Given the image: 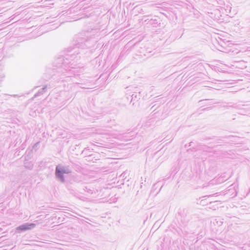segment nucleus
Returning a JSON list of instances; mask_svg holds the SVG:
<instances>
[{"mask_svg": "<svg viewBox=\"0 0 250 250\" xmlns=\"http://www.w3.org/2000/svg\"><path fill=\"white\" fill-rule=\"evenodd\" d=\"M179 214L183 218V221L185 223H188L190 220L189 212L187 208H183V209H181L179 212Z\"/></svg>", "mask_w": 250, "mask_h": 250, "instance_id": "4", "label": "nucleus"}, {"mask_svg": "<svg viewBox=\"0 0 250 250\" xmlns=\"http://www.w3.org/2000/svg\"><path fill=\"white\" fill-rule=\"evenodd\" d=\"M89 149L88 147L85 148L83 150V151L82 153H84L86 150H89Z\"/></svg>", "mask_w": 250, "mask_h": 250, "instance_id": "12", "label": "nucleus"}, {"mask_svg": "<svg viewBox=\"0 0 250 250\" xmlns=\"http://www.w3.org/2000/svg\"><path fill=\"white\" fill-rule=\"evenodd\" d=\"M126 172H124L120 176V178H125V179L126 178Z\"/></svg>", "mask_w": 250, "mask_h": 250, "instance_id": "11", "label": "nucleus"}, {"mask_svg": "<svg viewBox=\"0 0 250 250\" xmlns=\"http://www.w3.org/2000/svg\"><path fill=\"white\" fill-rule=\"evenodd\" d=\"M134 94H132V99L134 98Z\"/></svg>", "mask_w": 250, "mask_h": 250, "instance_id": "14", "label": "nucleus"}, {"mask_svg": "<svg viewBox=\"0 0 250 250\" xmlns=\"http://www.w3.org/2000/svg\"><path fill=\"white\" fill-rule=\"evenodd\" d=\"M10 96H11V97H16L18 96V95H10Z\"/></svg>", "mask_w": 250, "mask_h": 250, "instance_id": "13", "label": "nucleus"}, {"mask_svg": "<svg viewBox=\"0 0 250 250\" xmlns=\"http://www.w3.org/2000/svg\"><path fill=\"white\" fill-rule=\"evenodd\" d=\"M36 224L33 223H25L16 228L17 232L20 233L34 228Z\"/></svg>", "mask_w": 250, "mask_h": 250, "instance_id": "3", "label": "nucleus"}, {"mask_svg": "<svg viewBox=\"0 0 250 250\" xmlns=\"http://www.w3.org/2000/svg\"><path fill=\"white\" fill-rule=\"evenodd\" d=\"M232 137L231 136H223V137H220L219 139H218V140L219 141H222L223 140V139H227V138H229L230 137Z\"/></svg>", "mask_w": 250, "mask_h": 250, "instance_id": "10", "label": "nucleus"}, {"mask_svg": "<svg viewBox=\"0 0 250 250\" xmlns=\"http://www.w3.org/2000/svg\"><path fill=\"white\" fill-rule=\"evenodd\" d=\"M72 173V169L69 166H63L59 164L56 167L55 175L56 179L62 183L65 182L64 174H69Z\"/></svg>", "mask_w": 250, "mask_h": 250, "instance_id": "2", "label": "nucleus"}, {"mask_svg": "<svg viewBox=\"0 0 250 250\" xmlns=\"http://www.w3.org/2000/svg\"><path fill=\"white\" fill-rule=\"evenodd\" d=\"M73 181L75 182L79 183L81 181V180L80 178L78 176H76V177H74Z\"/></svg>", "mask_w": 250, "mask_h": 250, "instance_id": "9", "label": "nucleus"}, {"mask_svg": "<svg viewBox=\"0 0 250 250\" xmlns=\"http://www.w3.org/2000/svg\"><path fill=\"white\" fill-rule=\"evenodd\" d=\"M98 28H91L87 30H83L76 35L74 38L73 44L74 47L70 46L66 50V53L63 55L59 56L53 62L54 68L50 75L52 76L60 75L62 76L61 79L62 81H66L65 78L71 77V70L69 69L71 65V61L73 60L79 55L80 52L77 48H90L92 46L95 41L94 36L98 33Z\"/></svg>", "mask_w": 250, "mask_h": 250, "instance_id": "1", "label": "nucleus"}, {"mask_svg": "<svg viewBox=\"0 0 250 250\" xmlns=\"http://www.w3.org/2000/svg\"><path fill=\"white\" fill-rule=\"evenodd\" d=\"M47 85L43 86V87L40 89L38 92L36 93L34 95V97H38L41 95H42L43 93H44L46 90H47Z\"/></svg>", "mask_w": 250, "mask_h": 250, "instance_id": "5", "label": "nucleus"}, {"mask_svg": "<svg viewBox=\"0 0 250 250\" xmlns=\"http://www.w3.org/2000/svg\"><path fill=\"white\" fill-rule=\"evenodd\" d=\"M149 22L150 24L152 25L154 27H156L158 24V21L157 19H151Z\"/></svg>", "mask_w": 250, "mask_h": 250, "instance_id": "7", "label": "nucleus"}, {"mask_svg": "<svg viewBox=\"0 0 250 250\" xmlns=\"http://www.w3.org/2000/svg\"><path fill=\"white\" fill-rule=\"evenodd\" d=\"M38 166L40 169H44L46 167V162L43 161H40L39 162Z\"/></svg>", "mask_w": 250, "mask_h": 250, "instance_id": "8", "label": "nucleus"}, {"mask_svg": "<svg viewBox=\"0 0 250 250\" xmlns=\"http://www.w3.org/2000/svg\"><path fill=\"white\" fill-rule=\"evenodd\" d=\"M207 109V108H204L203 110H206Z\"/></svg>", "mask_w": 250, "mask_h": 250, "instance_id": "16", "label": "nucleus"}, {"mask_svg": "<svg viewBox=\"0 0 250 250\" xmlns=\"http://www.w3.org/2000/svg\"><path fill=\"white\" fill-rule=\"evenodd\" d=\"M24 166L25 168L31 170L33 167V164L31 162H24Z\"/></svg>", "mask_w": 250, "mask_h": 250, "instance_id": "6", "label": "nucleus"}, {"mask_svg": "<svg viewBox=\"0 0 250 250\" xmlns=\"http://www.w3.org/2000/svg\"><path fill=\"white\" fill-rule=\"evenodd\" d=\"M192 143V142H190V143H189V146H190L191 145V144Z\"/></svg>", "mask_w": 250, "mask_h": 250, "instance_id": "15", "label": "nucleus"}]
</instances>
